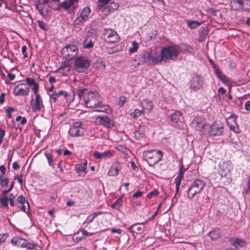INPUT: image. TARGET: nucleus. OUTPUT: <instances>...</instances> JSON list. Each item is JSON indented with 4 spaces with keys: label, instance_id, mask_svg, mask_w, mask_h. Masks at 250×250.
<instances>
[{
    "label": "nucleus",
    "instance_id": "32",
    "mask_svg": "<svg viewBox=\"0 0 250 250\" xmlns=\"http://www.w3.org/2000/svg\"><path fill=\"white\" fill-rule=\"evenodd\" d=\"M95 109V111L105 112L107 113H110L112 111V110L110 107L105 104L102 105V103L99 105L98 106H97L96 108Z\"/></svg>",
    "mask_w": 250,
    "mask_h": 250
},
{
    "label": "nucleus",
    "instance_id": "14",
    "mask_svg": "<svg viewBox=\"0 0 250 250\" xmlns=\"http://www.w3.org/2000/svg\"><path fill=\"white\" fill-rule=\"evenodd\" d=\"M224 125L222 124L215 122L210 126L209 132L210 135L212 136H219L223 134Z\"/></svg>",
    "mask_w": 250,
    "mask_h": 250
},
{
    "label": "nucleus",
    "instance_id": "29",
    "mask_svg": "<svg viewBox=\"0 0 250 250\" xmlns=\"http://www.w3.org/2000/svg\"><path fill=\"white\" fill-rule=\"evenodd\" d=\"M208 235L211 240L218 239L221 236V232L219 229L216 228L208 233Z\"/></svg>",
    "mask_w": 250,
    "mask_h": 250
},
{
    "label": "nucleus",
    "instance_id": "62",
    "mask_svg": "<svg viewBox=\"0 0 250 250\" xmlns=\"http://www.w3.org/2000/svg\"><path fill=\"white\" fill-rule=\"evenodd\" d=\"M143 195V192L141 191H138L134 193L133 195V198H138L141 197Z\"/></svg>",
    "mask_w": 250,
    "mask_h": 250
},
{
    "label": "nucleus",
    "instance_id": "49",
    "mask_svg": "<svg viewBox=\"0 0 250 250\" xmlns=\"http://www.w3.org/2000/svg\"><path fill=\"white\" fill-rule=\"evenodd\" d=\"M138 43L136 41H133L132 43V47L129 49L130 53L136 52L138 50Z\"/></svg>",
    "mask_w": 250,
    "mask_h": 250
},
{
    "label": "nucleus",
    "instance_id": "7",
    "mask_svg": "<svg viewBox=\"0 0 250 250\" xmlns=\"http://www.w3.org/2000/svg\"><path fill=\"white\" fill-rule=\"evenodd\" d=\"M103 36L105 41L108 43H114L119 41L120 37L116 31L110 28L104 29Z\"/></svg>",
    "mask_w": 250,
    "mask_h": 250
},
{
    "label": "nucleus",
    "instance_id": "48",
    "mask_svg": "<svg viewBox=\"0 0 250 250\" xmlns=\"http://www.w3.org/2000/svg\"><path fill=\"white\" fill-rule=\"evenodd\" d=\"M108 8H109L111 12H113L115 10H117L119 7V5L115 2H112L108 6H107Z\"/></svg>",
    "mask_w": 250,
    "mask_h": 250
},
{
    "label": "nucleus",
    "instance_id": "3",
    "mask_svg": "<svg viewBox=\"0 0 250 250\" xmlns=\"http://www.w3.org/2000/svg\"><path fill=\"white\" fill-rule=\"evenodd\" d=\"M163 157V152L160 150H146L144 151L143 154V159L151 167L161 161Z\"/></svg>",
    "mask_w": 250,
    "mask_h": 250
},
{
    "label": "nucleus",
    "instance_id": "47",
    "mask_svg": "<svg viewBox=\"0 0 250 250\" xmlns=\"http://www.w3.org/2000/svg\"><path fill=\"white\" fill-rule=\"evenodd\" d=\"M183 51L185 52L193 54L194 53V49L192 47L187 44H184Z\"/></svg>",
    "mask_w": 250,
    "mask_h": 250
},
{
    "label": "nucleus",
    "instance_id": "64",
    "mask_svg": "<svg viewBox=\"0 0 250 250\" xmlns=\"http://www.w3.org/2000/svg\"><path fill=\"white\" fill-rule=\"evenodd\" d=\"M245 192L246 194H249L250 193V178H249V180L247 182V187L246 189L245 190Z\"/></svg>",
    "mask_w": 250,
    "mask_h": 250
},
{
    "label": "nucleus",
    "instance_id": "54",
    "mask_svg": "<svg viewBox=\"0 0 250 250\" xmlns=\"http://www.w3.org/2000/svg\"><path fill=\"white\" fill-rule=\"evenodd\" d=\"M82 123L81 122H75L73 124V125L70 127L72 128H80L81 129H83L82 127Z\"/></svg>",
    "mask_w": 250,
    "mask_h": 250
},
{
    "label": "nucleus",
    "instance_id": "44",
    "mask_svg": "<svg viewBox=\"0 0 250 250\" xmlns=\"http://www.w3.org/2000/svg\"><path fill=\"white\" fill-rule=\"evenodd\" d=\"M143 62L145 63L151 62V52H146L142 55Z\"/></svg>",
    "mask_w": 250,
    "mask_h": 250
},
{
    "label": "nucleus",
    "instance_id": "8",
    "mask_svg": "<svg viewBox=\"0 0 250 250\" xmlns=\"http://www.w3.org/2000/svg\"><path fill=\"white\" fill-rule=\"evenodd\" d=\"M35 98L32 99L30 105L33 112H39L42 109L44 108V105L41 96L39 94V92H34Z\"/></svg>",
    "mask_w": 250,
    "mask_h": 250
},
{
    "label": "nucleus",
    "instance_id": "2",
    "mask_svg": "<svg viewBox=\"0 0 250 250\" xmlns=\"http://www.w3.org/2000/svg\"><path fill=\"white\" fill-rule=\"evenodd\" d=\"M180 49L179 45L173 44L166 47H164L161 50V55L164 62L167 60H175L180 53Z\"/></svg>",
    "mask_w": 250,
    "mask_h": 250
},
{
    "label": "nucleus",
    "instance_id": "63",
    "mask_svg": "<svg viewBox=\"0 0 250 250\" xmlns=\"http://www.w3.org/2000/svg\"><path fill=\"white\" fill-rule=\"evenodd\" d=\"M104 14L105 16L108 15V14H110L111 11L110 10L109 8H108V6L105 7L103 10Z\"/></svg>",
    "mask_w": 250,
    "mask_h": 250
},
{
    "label": "nucleus",
    "instance_id": "34",
    "mask_svg": "<svg viewBox=\"0 0 250 250\" xmlns=\"http://www.w3.org/2000/svg\"><path fill=\"white\" fill-rule=\"evenodd\" d=\"M230 242L235 248H237L238 246L242 247L244 246L245 243V241L243 239L238 238H231L230 239Z\"/></svg>",
    "mask_w": 250,
    "mask_h": 250
},
{
    "label": "nucleus",
    "instance_id": "13",
    "mask_svg": "<svg viewBox=\"0 0 250 250\" xmlns=\"http://www.w3.org/2000/svg\"><path fill=\"white\" fill-rule=\"evenodd\" d=\"M30 88L24 83H20L13 89V93L15 96H25L29 94Z\"/></svg>",
    "mask_w": 250,
    "mask_h": 250
},
{
    "label": "nucleus",
    "instance_id": "30",
    "mask_svg": "<svg viewBox=\"0 0 250 250\" xmlns=\"http://www.w3.org/2000/svg\"><path fill=\"white\" fill-rule=\"evenodd\" d=\"M193 124H196L197 126L196 127V129L198 130L202 129L205 127L204 119L200 117H196L193 121Z\"/></svg>",
    "mask_w": 250,
    "mask_h": 250
},
{
    "label": "nucleus",
    "instance_id": "25",
    "mask_svg": "<svg viewBox=\"0 0 250 250\" xmlns=\"http://www.w3.org/2000/svg\"><path fill=\"white\" fill-rule=\"evenodd\" d=\"M170 119L171 122L178 125L179 123H182L183 119L182 113L179 111H175L170 115Z\"/></svg>",
    "mask_w": 250,
    "mask_h": 250
},
{
    "label": "nucleus",
    "instance_id": "33",
    "mask_svg": "<svg viewBox=\"0 0 250 250\" xmlns=\"http://www.w3.org/2000/svg\"><path fill=\"white\" fill-rule=\"evenodd\" d=\"M16 76L15 74L9 73L7 76L2 72H1V80L5 81V83L7 84H11L10 81H12L15 79Z\"/></svg>",
    "mask_w": 250,
    "mask_h": 250
},
{
    "label": "nucleus",
    "instance_id": "23",
    "mask_svg": "<svg viewBox=\"0 0 250 250\" xmlns=\"http://www.w3.org/2000/svg\"><path fill=\"white\" fill-rule=\"evenodd\" d=\"M11 242L13 245L20 248H25L27 240L20 237H15L11 239Z\"/></svg>",
    "mask_w": 250,
    "mask_h": 250
},
{
    "label": "nucleus",
    "instance_id": "18",
    "mask_svg": "<svg viewBox=\"0 0 250 250\" xmlns=\"http://www.w3.org/2000/svg\"><path fill=\"white\" fill-rule=\"evenodd\" d=\"M203 79L200 76H196L192 79L190 82V87L196 91L200 89L203 85Z\"/></svg>",
    "mask_w": 250,
    "mask_h": 250
},
{
    "label": "nucleus",
    "instance_id": "10",
    "mask_svg": "<svg viewBox=\"0 0 250 250\" xmlns=\"http://www.w3.org/2000/svg\"><path fill=\"white\" fill-rule=\"evenodd\" d=\"M61 52L63 57L72 59L78 54V48L76 45L68 44L63 47Z\"/></svg>",
    "mask_w": 250,
    "mask_h": 250
},
{
    "label": "nucleus",
    "instance_id": "6",
    "mask_svg": "<svg viewBox=\"0 0 250 250\" xmlns=\"http://www.w3.org/2000/svg\"><path fill=\"white\" fill-rule=\"evenodd\" d=\"M220 173L221 177H224L231 181V171L233 169V164L230 160L223 161L219 164Z\"/></svg>",
    "mask_w": 250,
    "mask_h": 250
},
{
    "label": "nucleus",
    "instance_id": "45",
    "mask_svg": "<svg viewBox=\"0 0 250 250\" xmlns=\"http://www.w3.org/2000/svg\"><path fill=\"white\" fill-rule=\"evenodd\" d=\"M110 0H98L97 4V8L98 10L102 9Z\"/></svg>",
    "mask_w": 250,
    "mask_h": 250
},
{
    "label": "nucleus",
    "instance_id": "38",
    "mask_svg": "<svg viewBox=\"0 0 250 250\" xmlns=\"http://www.w3.org/2000/svg\"><path fill=\"white\" fill-rule=\"evenodd\" d=\"M94 68L99 71H103L105 68V64L102 61H97L94 64Z\"/></svg>",
    "mask_w": 250,
    "mask_h": 250
},
{
    "label": "nucleus",
    "instance_id": "41",
    "mask_svg": "<svg viewBox=\"0 0 250 250\" xmlns=\"http://www.w3.org/2000/svg\"><path fill=\"white\" fill-rule=\"evenodd\" d=\"M86 169V165L84 164H82L78 165L76 168L77 172L79 174H81L82 173H85Z\"/></svg>",
    "mask_w": 250,
    "mask_h": 250
},
{
    "label": "nucleus",
    "instance_id": "43",
    "mask_svg": "<svg viewBox=\"0 0 250 250\" xmlns=\"http://www.w3.org/2000/svg\"><path fill=\"white\" fill-rule=\"evenodd\" d=\"M44 154L47 160L48 165L51 167H54L53 157L52 154L48 151H46Z\"/></svg>",
    "mask_w": 250,
    "mask_h": 250
},
{
    "label": "nucleus",
    "instance_id": "11",
    "mask_svg": "<svg viewBox=\"0 0 250 250\" xmlns=\"http://www.w3.org/2000/svg\"><path fill=\"white\" fill-rule=\"evenodd\" d=\"M48 2L49 0H38L35 4L39 12L44 17L47 16L50 11Z\"/></svg>",
    "mask_w": 250,
    "mask_h": 250
},
{
    "label": "nucleus",
    "instance_id": "5",
    "mask_svg": "<svg viewBox=\"0 0 250 250\" xmlns=\"http://www.w3.org/2000/svg\"><path fill=\"white\" fill-rule=\"evenodd\" d=\"M91 63V61L87 56H79L74 62V69L79 73L83 72L87 70Z\"/></svg>",
    "mask_w": 250,
    "mask_h": 250
},
{
    "label": "nucleus",
    "instance_id": "12",
    "mask_svg": "<svg viewBox=\"0 0 250 250\" xmlns=\"http://www.w3.org/2000/svg\"><path fill=\"white\" fill-rule=\"evenodd\" d=\"M237 116L231 115L226 119V123L229 129L238 134L241 131L238 124L237 123Z\"/></svg>",
    "mask_w": 250,
    "mask_h": 250
},
{
    "label": "nucleus",
    "instance_id": "22",
    "mask_svg": "<svg viewBox=\"0 0 250 250\" xmlns=\"http://www.w3.org/2000/svg\"><path fill=\"white\" fill-rule=\"evenodd\" d=\"M215 73L217 77L224 84L228 85H231L232 84V81L230 79L228 78L227 76L223 74L220 69L219 70H217V71Z\"/></svg>",
    "mask_w": 250,
    "mask_h": 250
},
{
    "label": "nucleus",
    "instance_id": "1",
    "mask_svg": "<svg viewBox=\"0 0 250 250\" xmlns=\"http://www.w3.org/2000/svg\"><path fill=\"white\" fill-rule=\"evenodd\" d=\"M77 94L80 100H83L88 108H96L102 104V98L97 92L88 91L85 89H80Z\"/></svg>",
    "mask_w": 250,
    "mask_h": 250
},
{
    "label": "nucleus",
    "instance_id": "40",
    "mask_svg": "<svg viewBox=\"0 0 250 250\" xmlns=\"http://www.w3.org/2000/svg\"><path fill=\"white\" fill-rule=\"evenodd\" d=\"M102 213L101 211H99L97 212H94L91 215H89L86 220L85 221V223L87 224H89L90 223L92 222L93 220L94 219V218L98 216V215H100Z\"/></svg>",
    "mask_w": 250,
    "mask_h": 250
},
{
    "label": "nucleus",
    "instance_id": "15",
    "mask_svg": "<svg viewBox=\"0 0 250 250\" xmlns=\"http://www.w3.org/2000/svg\"><path fill=\"white\" fill-rule=\"evenodd\" d=\"M79 0H66L59 4V6L67 10L71 8L72 11H75L78 7Z\"/></svg>",
    "mask_w": 250,
    "mask_h": 250
},
{
    "label": "nucleus",
    "instance_id": "4",
    "mask_svg": "<svg viewBox=\"0 0 250 250\" xmlns=\"http://www.w3.org/2000/svg\"><path fill=\"white\" fill-rule=\"evenodd\" d=\"M205 186V183L202 180L197 179L193 181L187 191L188 198L192 199L196 195L202 191Z\"/></svg>",
    "mask_w": 250,
    "mask_h": 250
},
{
    "label": "nucleus",
    "instance_id": "35",
    "mask_svg": "<svg viewBox=\"0 0 250 250\" xmlns=\"http://www.w3.org/2000/svg\"><path fill=\"white\" fill-rule=\"evenodd\" d=\"M68 133L70 136L72 137H78L83 135V129H81L80 128H70L69 130Z\"/></svg>",
    "mask_w": 250,
    "mask_h": 250
},
{
    "label": "nucleus",
    "instance_id": "16",
    "mask_svg": "<svg viewBox=\"0 0 250 250\" xmlns=\"http://www.w3.org/2000/svg\"><path fill=\"white\" fill-rule=\"evenodd\" d=\"M96 121L99 124L103 125L107 128H111L114 126V125L112 122L111 119L107 116H99L97 117Z\"/></svg>",
    "mask_w": 250,
    "mask_h": 250
},
{
    "label": "nucleus",
    "instance_id": "52",
    "mask_svg": "<svg viewBox=\"0 0 250 250\" xmlns=\"http://www.w3.org/2000/svg\"><path fill=\"white\" fill-rule=\"evenodd\" d=\"M15 109L13 107H9L7 109H6L5 111L6 116L8 118H11L12 117V112L13 111H15Z\"/></svg>",
    "mask_w": 250,
    "mask_h": 250
},
{
    "label": "nucleus",
    "instance_id": "9",
    "mask_svg": "<svg viewBox=\"0 0 250 250\" xmlns=\"http://www.w3.org/2000/svg\"><path fill=\"white\" fill-rule=\"evenodd\" d=\"M91 9L89 7H84L80 12L79 16L73 21V25L77 26L82 24L88 19V16L91 13Z\"/></svg>",
    "mask_w": 250,
    "mask_h": 250
},
{
    "label": "nucleus",
    "instance_id": "20",
    "mask_svg": "<svg viewBox=\"0 0 250 250\" xmlns=\"http://www.w3.org/2000/svg\"><path fill=\"white\" fill-rule=\"evenodd\" d=\"M122 167L120 164L116 163L113 164L109 168L107 174L110 176H116L121 170Z\"/></svg>",
    "mask_w": 250,
    "mask_h": 250
},
{
    "label": "nucleus",
    "instance_id": "28",
    "mask_svg": "<svg viewBox=\"0 0 250 250\" xmlns=\"http://www.w3.org/2000/svg\"><path fill=\"white\" fill-rule=\"evenodd\" d=\"M17 201L18 202V203H19L22 205L21 209L24 212H26V205H25V204L27 205V209H29L30 206H29V203L25 199V198L24 196H23V195L19 196L17 199Z\"/></svg>",
    "mask_w": 250,
    "mask_h": 250
},
{
    "label": "nucleus",
    "instance_id": "55",
    "mask_svg": "<svg viewBox=\"0 0 250 250\" xmlns=\"http://www.w3.org/2000/svg\"><path fill=\"white\" fill-rule=\"evenodd\" d=\"M27 47L26 45H23L21 47V52L23 54V58L24 59H26L28 57V55L27 54Z\"/></svg>",
    "mask_w": 250,
    "mask_h": 250
},
{
    "label": "nucleus",
    "instance_id": "31",
    "mask_svg": "<svg viewBox=\"0 0 250 250\" xmlns=\"http://www.w3.org/2000/svg\"><path fill=\"white\" fill-rule=\"evenodd\" d=\"M236 2L239 5V7L244 10L250 9V0H236Z\"/></svg>",
    "mask_w": 250,
    "mask_h": 250
},
{
    "label": "nucleus",
    "instance_id": "24",
    "mask_svg": "<svg viewBox=\"0 0 250 250\" xmlns=\"http://www.w3.org/2000/svg\"><path fill=\"white\" fill-rule=\"evenodd\" d=\"M68 96V93L65 91L61 90L58 92L55 91L51 96L50 101L51 102L56 103L61 96L66 98Z\"/></svg>",
    "mask_w": 250,
    "mask_h": 250
},
{
    "label": "nucleus",
    "instance_id": "60",
    "mask_svg": "<svg viewBox=\"0 0 250 250\" xmlns=\"http://www.w3.org/2000/svg\"><path fill=\"white\" fill-rule=\"evenodd\" d=\"M93 46V43L91 40H90L88 43H84V48H92Z\"/></svg>",
    "mask_w": 250,
    "mask_h": 250
},
{
    "label": "nucleus",
    "instance_id": "58",
    "mask_svg": "<svg viewBox=\"0 0 250 250\" xmlns=\"http://www.w3.org/2000/svg\"><path fill=\"white\" fill-rule=\"evenodd\" d=\"M209 62L211 65L212 68L214 69L215 73L217 71V70H219L220 68L214 63L212 59H209Z\"/></svg>",
    "mask_w": 250,
    "mask_h": 250
},
{
    "label": "nucleus",
    "instance_id": "36",
    "mask_svg": "<svg viewBox=\"0 0 250 250\" xmlns=\"http://www.w3.org/2000/svg\"><path fill=\"white\" fill-rule=\"evenodd\" d=\"M15 196L13 194H10L9 196H7L6 195H4V197L1 198V205L3 207L8 208V200L14 199Z\"/></svg>",
    "mask_w": 250,
    "mask_h": 250
},
{
    "label": "nucleus",
    "instance_id": "61",
    "mask_svg": "<svg viewBox=\"0 0 250 250\" xmlns=\"http://www.w3.org/2000/svg\"><path fill=\"white\" fill-rule=\"evenodd\" d=\"M9 183V179L8 178L1 179V186L2 187L8 185Z\"/></svg>",
    "mask_w": 250,
    "mask_h": 250
},
{
    "label": "nucleus",
    "instance_id": "57",
    "mask_svg": "<svg viewBox=\"0 0 250 250\" xmlns=\"http://www.w3.org/2000/svg\"><path fill=\"white\" fill-rule=\"evenodd\" d=\"M14 185V182L13 181L11 183L10 187L7 190H3L2 193L3 195H6L8 192L10 191L13 188Z\"/></svg>",
    "mask_w": 250,
    "mask_h": 250
},
{
    "label": "nucleus",
    "instance_id": "19",
    "mask_svg": "<svg viewBox=\"0 0 250 250\" xmlns=\"http://www.w3.org/2000/svg\"><path fill=\"white\" fill-rule=\"evenodd\" d=\"M113 155V150H108L103 152L95 151L93 153L95 158L98 159H102L111 158Z\"/></svg>",
    "mask_w": 250,
    "mask_h": 250
},
{
    "label": "nucleus",
    "instance_id": "37",
    "mask_svg": "<svg viewBox=\"0 0 250 250\" xmlns=\"http://www.w3.org/2000/svg\"><path fill=\"white\" fill-rule=\"evenodd\" d=\"M124 197V195H122L119 198H118L115 202L111 206V208H112L116 209L119 210L120 208L123 205V198Z\"/></svg>",
    "mask_w": 250,
    "mask_h": 250
},
{
    "label": "nucleus",
    "instance_id": "53",
    "mask_svg": "<svg viewBox=\"0 0 250 250\" xmlns=\"http://www.w3.org/2000/svg\"><path fill=\"white\" fill-rule=\"evenodd\" d=\"M159 194V191L157 189H154L153 190L150 191L149 192L147 195L146 197L148 199L151 198L153 196H156Z\"/></svg>",
    "mask_w": 250,
    "mask_h": 250
},
{
    "label": "nucleus",
    "instance_id": "21",
    "mask_svg": "<svg viewBox=\"0 0 250 250\" xmlns=\"http://www.w3.org/2000/svg\"><path fill=\"white\" fill-rule=\"evenodd\" d=\"M141 106L144 112L149 113L153 109V104L151 101L147 99L143 100L141 103Z\"/></svg>",
    "mask_w": 250,
    "mask_h": 250
},
{
    "label": "nucleus",
    "instance_id": "42",
    "mask_svg": "<svg viewBox=\"0 0 250 250\" xmlns=\"http://www.w3.org/2000/svg\"><path fill=\"white\" fill-rule=\"evenodd\" d=\"M144 113L145 112L143 109L139 110L138 109H135L133 112L130 113V116L133 118L136 119Z\"/></svg>",
    "mask_w": 250,
    "mask_h": 250
},
{
    "label": "nucleus",
    "instance_id": "50",
    "mask_svg": "<svg viewBox=\"0 0 250 250\" xmlns=\"http://www.w3.org/2000/svg\"><path fill=\"white\" fill-rule=\"evenodd\" d=\"M37 22L38 23L39 26L40 27V28H42V30L45 31L48 30V27L47 25L43 21L38 20Z\"/></svg>",
    "mask_w": 250,
    "mask_h": 250
},
{
    "label": "nucleus",
    "instance_id": "56",
    "mask_svg": "<svg viewBox=\"0 0 250 250\" xmlns=\"http://www.w3.org/2000/svg\"><path fill=\"white\" fill-rule=\"evenodd\" d=\"M126 101V98L125 96H122L119 98V104L122 106Z\"/></svg>",
    "mask_w": 250,
    "mask_h": 250
},
{
    "label": "nucleus",
    "instance_id": "26",
    "mask_svg": "<svg viewBox=\"0 0 250 250\" xmlns=\"http://www.w3.org/2000/svg\"><path fill=\"white\" fill-rule=\"evenodd\" d=\"M164 60L162 58V56L161 55V53L159 54L156 51L151 52V62L152 63L157 64L161 63Z\"/></svg>",
    "mask_w": 250,
    "mask_h": 250
},
{
    "label": "nucleus",
    "instance_id": "46",
    "mask_svg": "<svg viewBox=\"0 0 250 250\" xmlns=\"http://www.w3.org/2000/svg\"><path fill=\"white\" fill-rule=\"evenodd\" d=\"M188 26L190 29H194V28H196L197 27L199 26L200 25V23L199 22L196 21H188Z\"/></svg>",
    "mask_w": 250,
    "mask_h": 250
},
{
    "label": "nucleus",
    "instance_id": "51",
    "mask_svg": "<svg viewBox=\"0 0 250 250\" xmlns=\"http://www.w3.org/2000/svg\"><path fill=\"white\" fill-rule=\"evenodd\" d=\"M16 122H20L21 125H24L27 123V120L25 117H22L21 116H18L15 119Z\"/></svg>",
    "mask_w": 250,
    "mask_h": 250
},
{
    "label": "nucleus",
    "instance_id": "17",
    "mask_svg": "<svg viewBox=\"0 0 250 250\" xmlns=\"http://www.w3.org/2000/svg\"><path fill=\"white\" fill-rule=\"evenodd\" d=\"M183 175L184 174H183L182 171V172H179L178 173L177 176L175 179V183L176 184V191L175 195L172 198V202H173L174 201H175V202H177L178 197L179 196V195H178V193L180 189V186L181 183V181L183 178Z\"/></svg>",
    "mask_w": 250,
    "mask_h": 250
},
{
    "label": "nucleus",
    "instance_id": "59",
    "mask_svg": "<svg viewBox=\"0 0 250 250\" xmlns=\"http://www.w3.org/2000/svg\"><path fill=\"white\" fill-rule=\"evenodd\" d=\"M22 175H21L20 176H19L18 175H16L15 176V179L17 180L18 181L19 184H20V185L21 186H22L23 185V181L22 179Z\"/></svg>",
    "mask_w": 250,
    "mask_h": 250
},
{
    "label": "nucleus",
    "instance_id": "27",
    "mask_svg": "<svg viewBox=\"0 0 250 250\" xmlns=\"http://www.w3.org/2000/svg\"><path fill=\"white\" fill-rule=\"evenodd\" d=\"M25 81L27 85L33 86L32 89L34 93L39 91V84L38 83L36 82L34 79L27 77L25 79Z\"/></svg>",
    "mask_w": 250,
    "mask_h": 250
},
{
    "label": "nucleus",
    "instance_id": "39",
    "mask_svg": "<svg viewBox=\"0 0 250 250\" xmlns=\"http://www.w3.org/2000/svg\"><path fill=\"white\" fill-rule=\"evenodd\" d=\"M25 248L29 250H42V247L37 243H31L27 242H26Z\"/></svg>",
    "mask_w": 250,
    "mask_h": 250
}]
</instances>
